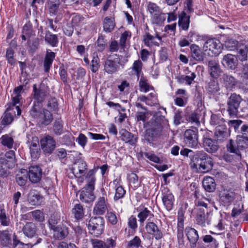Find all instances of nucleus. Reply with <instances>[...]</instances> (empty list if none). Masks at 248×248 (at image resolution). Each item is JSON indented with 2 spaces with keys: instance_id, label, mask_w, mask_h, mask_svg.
<instances>
[{
  "instance_id": "f8f14e48",
  "label": "nucleus",
  "mask_w": 248,
  "mask_h": 248,
  "mask_svg": "<svg viewBox=\"0 0 248 248\" xmlns=\"http://www.w3.org/2000/svg\"><path fill=\"white\" fill-rule=\"evenodd\" d=\"M202 145L205 150L209 153H216L219 148V145L216 140L203 136Z\"/></svg>"
},
{
  "instance_id": "f257e3e1",
  "label": "nucleus",
  "mask_w": 248,
  "mask_h": 248,
  "mask_svg": "<svg viewBox=\"0 0 248 248\" xmlns=\"http://www.w3.org/2000/svg\"><path fill=\"white\" fill-rule=\"evenodd\" d=\"M150 128L145 131V138L151 142L154 139L159 136L164 128H168V120L161 114L160 112H156L149 122Z\"/></svg>"
},
{
  "instance_id": "dca6fc26",
  "label": "nucleus",
  "mask_w": 248,
  "mask_h": 248,
  "mask_svg": "<svg viewBox=\"0 0 248 248\" xmlns=\"http://www.w3.org/2000/svg\"><path fill=\"white\" fill-rule=\"evenodd\" d=\"M221 62L225 67L234 70L238 65L237 57L234 55L228 54L224 56Z\"/></svg>"
},
{
  "instance_id": "b1692460",
  "label": "nucleus",
  "mask_w": 248,
  "mask_h": 248,
  "mask_svg": "<svg viewBox=\"0 0 248 248\" xmlns=\"http://www.w3.org/2000/svg\"><path fill=\"white\" fill-rule=\"evenodd\" d=\"M53 120V117L51 111L44 108L37 121L41 124L48 125L52 122Z\"/></svg>"
},
{
  "instance_id": "13d9d810",
  "label": "nucleus",
  "mask_w": 248,
  "mask_h": 248,
  "mask_svg": "<svg viewBox=\"0 0 248 248\" xmlns=\"http://www.w3.org/2000/svg\"><path fill=\"white\" fill-rule=\"evenodd\" d=\"M140 91L144 93L148 92L152 87L147 82V80L143 77L141 76L139 81Z\"/></svg>"
},
{
  "instance_id": "aec40b11",
  "label": "nucleus",
  "mask_w": 248,
  "mask_h": 248,
  "mask_svg": "<svg viewBox=\"0 0 248 248\" xmlns=\"http://www.w3.org/2000/svg\"><path fill=\"white\" fill-rule=\"evenodd\" d=\"M146 230L150 234L153 235L156 240L160 239L163 237V234L158 228L157 226L153 222H148L146 226Z\"/></svg>"
},
{
  "instance_id": "39448f33",
  "label": "nucleus",
  "mask_w": 248,
  "mask_h": 248,
  "mask_svg": "<svg viewBox=\"0 0 248 248\" xmlns=\"http://www.w3.org/2000/svg\"><path fill=\"white\" fill-rule=\"evenodd\" d=\"M203 48L205 52H208L209 55L217 56L221 52L222 45L219 40L211 38L206 41Z\"/></svg>"
},
{
  "instance_id": "c85d7f7f",
  "label": "nucleus",
  "mask_w": 248,
  "mask_h": 248,
  "mask_svg": "<svg viewBox=\"0 0 248 248\" xmlns=\"http://www.w3.org/2000/svg\"><path fill=\"white\" fill-rule=\"evenodd\" d=\"M202 186L204 189L209 192H213L216 187L214 179L210 176L205 177L202 181Z\"/></svg>"
},
{
  "instance_id": "72a5a7b5",
  "label": "nucleus",
  "mask_w": 248,
  "mask_h": 248,
  "mask_svg": "<svg viewBox=\"0 0 248 248\" xmlns=\"http://www.w3.org/2000/svg\"><path fill=\"white\" fill-rule=\"evenodd\" d=\"M24 234L28 237L35 236L36 232V227L32 222L27 223L23 228Z\"/></svg>"
},
{
  "instance_id": "6e6552de",
  "label": "nucleus",
  "mask_w": 248,
  "mask_h": 248,
  "mask_svg": "<svg viewBox=\"0 0 248 248\" xmlns=\"http://www.w3.org/2000/svg\"><path fill=\"white\" fill-rule=\"evenodd\" d=\"M87 170V165L86 162L81 159H77L74 163L72 170L75 177L78 178L80 183L83 182V176Z\"/></svg>"
},
{
  "instance_id": "4d7b16f0",
  "label": "nucleus",
  "mask_w": 248,
  "mask_h": 248,
  "mask_svg": "<svg viewBox=\"0 0 248 248\" xmlns=\"http://www.w3.org/2000/svg\"><path fill=\"white\" fill-rule=\"evenodd\" d=\"M47 109L51 111L57 110L58 109V104L56 98L50 97L48 98L46 104Z\"/></svg>"
},
{
  "instance_id": "bb28decb",
  "label": "nucleus",
  "mask_w": 248,
  "mask_h": 248,
  "mask_svg": "<svg viewBox=\"0 0 248 248\" xmlns=\"http://www.w3.org/2000/svg\"><path fill=\"white\" fill-rule=\"evenodd\" d=\"M42 199V196L38 192L34 190L30 191L28 196V201L31 205H40Z\"/></svg>"
},
{
  "instance_id": "052dcab7",
  "label": "nucleus",
  "mask_w": 248,
  "mask_h": 248,
  "mask_svg": "<svg viewBox=\"0 0 248 248\" xmlns=\"http://www.w3.org/2000/svg\"><path fill=\"white\" fill-rule=\"evenodd\" d=\"M141 241L137 236L128 241L127 244L126 248H140L141 246Z\"/></svg>"
},
{
  "instance_id": "a878e982",
  "label": "nucleus",
  "mask_w": 248,
  "mask_h": 248,
  "mask_svg": "<svg viewBox=\"0 0 248 248\" xmlns=\"http://www.w3.org/2000/svg\"><path fill=\"white\" fill-rule=\"evenodd\" d=\"M52 230L53 231V236L58 240L63 239L68 233L67 228L63 225H59Z\"/></svg>"
},
{
  "instance_id": "680f3d73",
  "label": "nucleus",
  "mask_w": 248,
  "mask_h": 248,
  "mask_svg": "<svg viewBox=\"0 0 248 248\" xmlns=\"http://www.w3.org/2000/svg\"><path fill=\"white\" fill-rule=\"evenodd\" d=\"M195 78L196 75L195 73H192L190 75L181 76L179 78V81L181 83H185L188 85H190Z\"/></svg>"
},
{
  "instance_id": "2f4dec72",
  "label": "nucleus",
  "mask_w": 248,
  "mask_h": 248,
  "mask_svg": "<svg viewBox=\"0 0 248 248\" xmlns=\"http://www.w3.org/2000/svg\"><path fill=\"white\" fill-rule=\"evenodd\" d=\"M215 136L217 140L223 141L228 137L227 129L224 125H219L216 127Z\"/></svg>"
},
{
  "instance_id": "6e6d98bb",
  "label": "nucleus",
  "mask_w": 248,
  "mask_h": 248,
  "mask_svg": "<svg viewBox=\"0 0 248 248\" xmlns=\"http://www.w3.org/2000/svg\"><path fill=\"white\" fill-rule=\"evenodd\" d=\"M1 124L5 126L11 124L14 119L13 115L7 111H5L1 118Z\"/></svg>"
},
{
  "instance_id": "cd10ccee",
  "label": "nucleus",
  "mask_w": 248,
  "mask_h": 248,
  "mask_svg": "<svg viewBox=\"0 0 248 248\" xmlns=\"http://www.w3.org/2000/svg\"><path fill=\"white\" fill-rule=\"evenodd\" d=\"M154 217V215L152 213L151 211L148 210L147 208L140 209L138 215V217L140 224H142L146 220H151Z\"/></svg>"
},
{
  "instance_id": "4c0bfd02",
  "label": "nucleus",
  "mask_w": 248,
  "mask_h": 248,
  "mask_svg": "<svg viewBox=\"0 0 248 248\" xmlns=\"http://www.w3.org/2000/svg\"><path fill=\"white\" fill-rule=\"evenodd\" d=\"M223 84L227 89H232L236 83L235 78L230 75L223 74L222 76Z\"/></svg>"
},
{
  "instance_id": "de8ad7c7",
  "label": "nucleus",
  "mask_w": 248,
  "mask_h": 248,
  "mask_svg": "<svg viewBox=\"0 0 248 248\" xmlns=\"http://www.w3.org/2000/svg\"><path fill=\"white\" fill-rule=\"evenodd\" d=\"M0 143L2 145L11 149L13 147L14 140L12 137L8 134L2 135L0 138Z\"/></svg>"
},
{
  "instance_id": "79ce46f5",
  "label": "nucleus",
  "mask_w": 248,
  "mask_h": 248,
  "mask_svg": "<svg viewBox=\"0 0 248 248\" xmlns=\"http://www.w3.org/2000/svg\"><path fill=\"white\" fill-rule=\"evenodd\" d=\"M143 64L141 61L140 60L135 61L133 63L131 69L133 74L137 76L138 79L140 77L143 75L142 71Z\"/></svg>"
},
{
  "instance_id": "c03bdc74",
  "label": "nucleus",
  "mask_w": 248,
  "mask_h": 248,
  "mask_svg": "<svg viewBox=\"0 0 248 248\" xmlns=\"http://www.w3.org/2000/svg\"><path fill=\"white\" fill-rule=\"evenodd\" d=\"M195 204L198 207H203L206 209L214 206V202L211 199L206 198L202 199L197 198Z\"/></svg>"
},
{
  "instance_id": "ddd939ff",
  "label": "nucleus",
  "mask_w": 248,
  "mask_h": 248,
  "mask_svg": "<svg viewBox=\"0 0 248 248\" xmlns=\"http://www.w3.org/2000/svg\"><path fill=\"white\" fill-rule=\"evenodd\" d=\"M40 144L43 151L47 153H51L55 147V140L49 135L42 138L40 140Z\"/></svg>"
},
{
  "instance_id": "6ab92c4d",
  "label": "nucleus",
  "mask_w": 248,
  "mask_h": 248,
  "mask_svg": "<svg viewBox=\"0 0 248 248\" xmlns=\"http://www.w3.org/2000/svg\"><path fill=\"white\" fill-rule=\"evenodd\" d=\"M28 142L30 144L29 147L31 158L32 159L35 160L39 157L40 153L38 139L37 137H33L32 140Z\"/></svg>"
},
{
  "instance_id": "412c9836",
  "label": "nucleus",
  "mask_w": 248,
  "mask_h": 248,
  "mask_svg": "<svg viewBox=\"0 0 248 248\" xmlns=\"http://www.w3.org/2000/svg\"><path fill=\"white\" fill-rule=\"evenodd\" d=\"M93 190L84 187L80 193L79 199L80 201L85 203L93 202L95 199V196L93 193Z\"/></svg>"
},
{
  "instance_id": "864d4df0",
  "label": "nucleus",
  "mask_w": 248,
  "mask_h": 248,
  "mask_svg": "<svg viewBox=\"0 0 248 248\" xmlns=\"http://www.w3.org/2000/svg\"><path fill=\"white\" fill-rule=\"evenodd\" d=\"M8 165L10 166H14L16 164L15 153L13 150H9L5 153V157Z\"/></svg>"
},
{
  "instance_id": "774afa93",
  "label": "nucleus",
  "mask_w": 248,
  "mask_h": 248,
  "mask_svg": "<svg viewBox=\"0 0 248 248\" xmlns=\"http://www.w3.org/2000/svg\"><path fill=\"white\" fill-rule=\"evenodd\" d=\"M129 182L130 185L135 188L138 187L140 186L138 176L135 173H132L129 175Z\"/></svg>"
},
{
  "instance_id": "9d476101",
  "label": "nucleus",
  "mask_w": 248,
  "mask_h": 248,
  "mask_svg": "<svg viewBox=\"0 0 248 248\" xmlns=\"http://www.w3.org/2000/svg\"><path fill=\"white\" fill-rule=\"evenodd\" d=\"M162 202L168 211L171 210L173 206L174 198L172 193L167 187H163L162 190Z\"/></svg>"
},
{
  "instance_id": "9b49d317",
  "label": "nucleus",
  "mask_w": 248,
  "mask_h": 248,
  "mask_svg": "<svg viewBox=\"0 0 248 248\" xmlns=\"http://www.w3.org/2000/svg\"><path fill=\"white\" fill-rule=\"evenodd\" d=\"M186 235L189 242L191 248H195L199 236L197 230L190 227H186L185 229Z\"/></svg>"
},
{
  "instance_id": "2eb2a0df",
  "label": "nucleus",
  "mask_w": 248,
  "mask_h": 248,
  "mask_svg": "<svg viewBox=\"0 0 248 248\" xmlns=\"http://www.w3.org/2000/svg\"><path fill=\"white\" fill-rule=\"evenodd\" d=\"M121 139L126 143L135 146L137 142L138 137L136 135L128 132L125 129H122L119 131Z\"/></svg>"
},
{
  "instance_id": "20e7f679",
  "label": "nucleus",
  "mask_w": 248,
  "mask_h": 248,
  "mask_svg": "<svg viewBox=\"0 0 248 248\" xmlns=\"http://www.w3.org/2000/svg\"><path fill=\"white\" fill-rule=\"evenodd\" d=\"M32 88L34 102L42 104L46 98L49 97L50 95L49 88L44 83H42L39 86L34 84Z\"/></svg>"
},
{
  "instance_id": "f3484780",
  "label": "nucleus",
  "mask_w": 248,
  "mask_h": 248,
  "mask_svg": "<svg viewBox=\"0 0 248 248\" xmlns=\"http://www.w3.org/2000/svg\"><path fill=\"white\" fill-rule=\"evenodd\" d=\"M42 175V170L39 166H32L29 168V178L32 183L39 182L41 179Z\"/></svg>"
},
{
  "instance_id": "7ed1b4c3",
  "label": "nucleus",
  "mask_w": 248,
  "mask_h": 248,
  "mask_svg": "<svg viewBox=\"0 0 248 248\" xmlns=\"http://www.w3.org/2000/svg\"><path fill=\"white\" fill-rule=\"evenodd\" d=\"M105 221L101 217H92L88 224L89 232L94 237H98L103 233Z\"/></svg>"
},
{
  "instance_id": "58836bf2",
  "label": "nucleus",
  "mask_w": 248,
  "mask_h": 248,
  "mask_svg": "<svg viewBox=\"0 0 248 248\" xmlns=\"http://www.w3.org/2000/svg\"><path fill=\"white\" fill-rule=\"evenodd\" d=\"M189 18V16H187L185 13H182L179 16L178 25L183 30H188L190 22Z\"/></svg>"
},
{
  "instance_id": "338daca9",
  "label": "nucleus",
  "mask_w": 248,
  "mask_h": 248,
  "mask_svg": "<svg viewBox=\"0 0 248 248\" xmlns=\"http://www.w3.org/2000/svg\"><path fill=\"white\" fill-rule=\"evenodd\" d=\"M99 59L98 57L97 54H93V60L92 61L91 70L93 72H96L99 67Z\"/></svg>"
},
{
  "instance_id": "4468645a",
  "label": "nucleus",
  "mask_w": 248,
  "mask_h": 248,
  "mask_svg": "<svg viewBox=\"0 0 248 248\" xmlns=\"http://www.w3.org/2000/svg\"><path fill=\"white\" fill-rule=\"evenodd\" d=\"M107 199L106 197H100L96 203L93 210L94 214L103 215L108 210Z\"/></svg>"
},
{
  "instance_id": "c756f323",
  "label": "nucleus",
  "mask_w": 248,
  "mask_h": 248,
  "mask_svg": "<svg viewBox=\"0 0 248 248\" xmlns=\"http://www.w3.org/2000/svg\"><path fill=\"white\" fill-rule=\"evenodd\" d=\"M207 92L210 94H217L219 93L220 88L217 80L214 79H210L205 87Z\"/></svg>"
},
{
  "instance_id": "393cba45",
  "label": "nucleus",
  "mask_w": 248,
  "mask_h": 248,
  "mask_svg": "<svg viewBox=\"0 0 248 248\" xmlns=\"http://www.w3.org/2000/svg\"><path fill=\"white\" fill-rule=\"evenodd\" d=\"M56 56V54L51 51L50 49H47L44 61V67L45 72L49 71L50 67L52 65L53 60Z\"/></svg>"
},
{
  "instance_id": "c9c22d12",
  "label": "nucleus",
  "mask_w": 248,
  "mask_h": 248,
  "mask_svg": "<svg viewBox=\"0 0 248 248\" xmlns=\"http://www.w3.org/2000/svg\"><path fill=\"white\" fill-rule=\"evenodd\" d=\"M227 151L231 153L234 154L238 158H241V150L238 148L236 141H234L232 140H230L226 145Z\"/></svg>"
},
{
  "instance_id": "5701e85b",
  "label": "nucleus",
  "mask_w": 248,
  "mask_h": 248,
  "mask_svg": "<svg viewBox=\"0 0 248 248\" xmlns=\"http://www.w3.org/2000/svg\"><path fill=\"white\" fill-rule=\"evenodd\" d=\"M196 221L198 225L205 227L210 224V219L208 213L205 214L203 209L199 208L196 217Z\"/></svg>"
},
{
  "instance_id": "3c124183",
  "label": "nucleus",
  "mask_w": 248,
  "mask_h": 248,
  "mask_svg": "<svg viewBox=\"0 0 248 248\" xmlns=\"http://www.w3.org/2000/svg\"><path fill=\"white\" fill-rule=\"evenodd\" d=\"M152 22L157 25H161L166 18V14L160 11L152 16Z\"/></svg>"
},
{
  "instance_id": "a211bd4d",
  "label": "nucleus",
  "mask_w": 248,
  "mask_h": 248,
  "mask_svg": "<svg viewBox=\"0 0 248 248\" xmlns=\"http://www.w3.org/2000/svg\"><path fill=\"white\" fill-rule=\"evenodd\" d=\"M208 70L211 77L216 78L222 72L218 62L216 60H210L208 62Z\"/></svg>"
},
{
  "instance_id": "423d86ee",
  "label": "nucleus",
  "mask_w": 248,
  "mask_h": 248,
  "mask_svg": "<svg viewBox=\"0 0 248 248\" xmlns=\"http://www.w3.org/2000/svg\"><path fill=\"white\" fill-rule=\"evenodd\" d=\"M104 70L109 74L117 72L120 67V58L117 54L109 55L104 63Z\"/></svg>"
},
{
  "instance_id": "a18cd8bd",
  "label": "nucleus",
  "mask_w": 248,
  "mask_h": 248,
  "mask_svg": "<svg viewBox=\"0 0 248 248\" xmlns=\"http://www.w3.org/2000/svg\"><path fill=\"white\" fill-rule=\"evenodd\" d=\"M72 213L77 220L83 218L84 215V210L82 205L80 203L76 204L72 209Z\"/></svg>"
},
{
  "instance_id": "37998d69",
  "label": "nucleus",
  "mask_w": 248,
  "mask_h": 248,
  "mask_svg": "<svg viewBox=\"0 0 248 248\" xmlns=\"http://www.w3.org/2000/svg\"><path fill=\"white\" fill-rule=\"evenodd\" d=\"M115 24L113 17H106L103 22L104 31L107 32H110L114 28Z\"/></svg>"
},
{
  "instance_id": "a19ab883",
  "label": "nucleus",
  "mask_w": 248,
  "mask_h": 248,
  "mask_svg": "<svg viewBox=\"0 0 248 248\" xmlns=\"http://www.w3.org/2000/svg\"><path fill=\"white\" fill-rule=\"evenodd\" d=\"M113 184L115 186V194L114 200L115 201H117L124 196L125 191L124 188L119 184V181L118 179H115L113 182Z\"/></svg>"
},
{
  "instance_id": "0e129e2a",
  "label": "nucleus",
  "mask_w": 248,
  "mask_h": 248,
  "mask_svg": "<svg viewBox=\"0 0 248 248\" xmlns=\"http://www.w3.org/2000/svg\"><path fill=\"white\" fill-rule=\"evenodd\" d=\"M60 220V217L58 215H51L48 220V224L51 230L57 227L58 222Z\"/></svg>"
},
{
  "instance_id": "e433bc0d",
  "label": "nucleus",
  "mask_w": 248,
  "mask_h": 248,
  "mask_svg": "<svg viewBox=\"0 0 248 248\" xmlns=\"http://www.w3.org/2000/svg\"><path fill=\"white\" fill-rule=\"evenodd\" d=\"M155 38L160 40L161 37L156 34L155 36L151 35L149 32H146L143 36V42L144 45L147 46H152L153 45L158 46L159 43L155 41Z\"/></svg>"
},
{
  "instance_id": "0eeeda50",
  "label": "nucleus",
  "mask_w": 248,
  "mask_h": 248,
  "mask_svg": "<svg viewBox=\"0 0 248 248\" xmlns=\"http://www.w3.org/2000/svg\"><path fill=\"white\" fill-rule=\"evenodd\" d=\"M242 98L239 95L232 93L227 101V111L231 116H236L238 111Z\"/></svg>"
},
{
  "instance_id": "5fc2aeb1",
  "label": "nucleus",
  "mask_w": 248,
  "mask_h": 248,
  "mask_svg": "<svg viewBox=\"0 0 248 248\" xmlns=\"http://www.w3.org/2000/svg\"><path fill=\"white\" fill-rule=\"evenodd\" d=\"M60 5V0H48V5L50 14H56Z\"/></svg>"
},
{
  "instance_id": "f704fd0d",
  "label": "nucleus",
  "mask_w": 248,
  "mask_h": 248,
  "mask_svg": "<svg viewBox=\"0 0 248 248\" xmlns=\"http://www.w3.org/2000/svg\"><path fill=\"white\" fill-rule=\"evenodd\" d=\"M45 40L46 43L52 47H56L58 45L59 40L57 35L52 33L50 31H46Z\"/></svg>"
},
{
  "instance_id": "49530a36",
  "label": "nucleus",
  "mask_w": 248,
  "mask_h": 248,
  "mask_svg": "<svg viewBox=\"0 0 248 248\" xmlns=\"http://www.w3.org/2000/svg\"><path fill=\"white\" fill-rule=\"evenodd\" d=\"M224 46L227 50L233 51L237 49L239 46V43L235 39L229 38L224 42Z\"/></svg>"
},
{
  "instance_id": "69168bd1",
  "label": "nucleus",
  "mask_w": 248,
  "mask_h": 248,
  "mask_svg": "<svg viewBox=\"0 0 248 248\" xmlns=\"http://www.w3.org/2000/svg\"><path fill=\"white\" fill-rule=\"evenodd\" d=\"M106 217L108 221L112 225H115L118 222V218L114 212L108 211Z\"/></svg>"
},
{
  "instance_id": "7c9ffc66",
  "label": "nucleus",
  "mask_w": 248,
  "mask_h": 248,
  "mask_svg": "<svg viewBox=\"0 0 248 248\" xmlns=\"http://www.w3.org/2000/svg\"><path fill=\"white\" fill-rule=\"evenodd\" d=\"M95 170L92 169L89 170L86 176V185L85 187L89 188L91 190L94 189V185L95 183Z\"/></svg>"
},
{
  "instance_id": "f03ea898",
  "label": "nucleus",
  "mask_w": 248,
  "mask_h": 248,
  "mask_svg": "<svg viewBox=\"0 0 248 248\" xmlns=\"http://www.w3.org/2000/svg\"><path fill=\"white\" fill-rule=\"evenodd\" d=\"M190 164L192 169L203 173L210 171L213 167L212 158L203 151L195 153Z\"/></svg>"
},
{
  "instance_id": "ea45409f",
  "label": "nucleus",
  "mask_w": 248,
  "mask_h": 248,
  "mask_svg": "<svg viewBox=\"0 0 248 248\" xmlns=\"http://www.w3.org/2000/svg\"><path fill=\"white\" fill-rule=\"evenodd\" d=\"M43 109L41 104L33 102V105L30 111V115L32 118L37 120L41 114Z\"/></svg>"
},
{
  "instance_id": "09e8293b",
  "label": "nucleus",
  "mask_w": 248,
  "mask_h": 248,
  "mask_svg": "<svg viewBox=\"0 0 248 248\" xmlns=\"http://www.w3.org/2000/svg\"><path fill=\"white\" fill-rule=\"evenodd\" d=\"M200 117L201 115L199 113L193 112L187 115L186 120L192 124L199 126L200 125Z\"/></svg>"
},
{
  "instance_id": "e2e57ef3",
  "label": "nucleus",
  "mask_w": 248,
  "mask_h": 248,
  "mask_svg": "<svg viewBox=\"0 0 248 248\" xmlns=\"http://www.w3.org/2000/svg\"><path fill=\"white\" fill-rule=\"evenodd\" d=\"M187 38L190 42H198L203 41V37L199 35L197 32L193 31H190L188 35Z\"/></svg>"
},
{
  "instance_id": "4be33fe9",
  "label": "nucleus",
  "mask_w": 248,
  "mask_h": 248,
  "mask_svg": "<svg viewBox=\"0 0 248 248\" xmlns=\"http://www.w3.org/2000/svg\"><path fill=\"white\" fill-rule=\"evenodd\" d=\"M190 49L191 56L194 60L198 62L203 61L204 53L198 45L194 44L191 45Z\"/></svg>"
},
{
  "instance_id": "603ef678",
  "label": "nucleus",
  "mask_w": 248,
  "mask_h": 248,
  "mask_svg": "<svg viewBox=\"0 0 248 248\" xmlns=\"http://www.w3.org/2000/svg\"><path fill=\"white\" fill-rule=\"evenodd\" d=\"M0 241L2 245L7 246L11 243V234L8 231L0 232Z\"/></svg>"
},
{
  "instance_id": "bf43d9fd",
  "label": "nucleus",
  "mask_w": 248,
  "mask_h": 248,
  "mask_svg": "<svg viewBox=\"0 0 248 248\" xmlns=\"http://www.w3.org/2000/svg\"><path fill=\"white\" fill-rule=\"evenodd\" d=\"M28 46L29 47V51L31 52L35 51L39 47L40 39L38 38H35L32 40L28 41Z\"/></svg>"
},
{
  "instance_id": "473e14b6",
  "label": "nucleus",
  "mask_w": 248,
  "mask_h": 248,
  "mask_svg": "<svg viewBox=\"0 0 248 248\" xmlns=\"http://www.w3.org/2000/svg\"><path fill=\"white\" fill-rule=\"evenodd\" d=\"M8 162L4 157H0V176L6 177L9 173V170L14 167V166H10L8 165Z\"/></svg>"
},
{
  "instance_id": "8fccbe9b",
  "label": "nucleus",
  "mask_w": 248,
  "mask_h": 248,
  "mask_svg": "<svg viewBox=\"0 0 248 248\" xmlns=\"http://www.w3.org/2000/svg\"><path fill=\"white\" fill-rule=\"evenodd\" d=\"M236 141L238 148H239L241 151L248 147V137L246 136L238 135Z\"/></svg>"
},
{
  "instance_id": "1a4fd4ad",
  "label": "nucleus",
  "mask_w": 248,
  "mask_h": 248,
  "mask_svg": "<svg viewBox=\"0 0 248 248\" xmlns=\"http://www.w3.org/2000/svg\"><path fill=\"white\" fill-rule=\"evenodd\" d=\"M198 129L194 128L192 129H187L184 133V141L186 144L189 147H196L199 143Z\"/></svg>"
}]
</instances>
